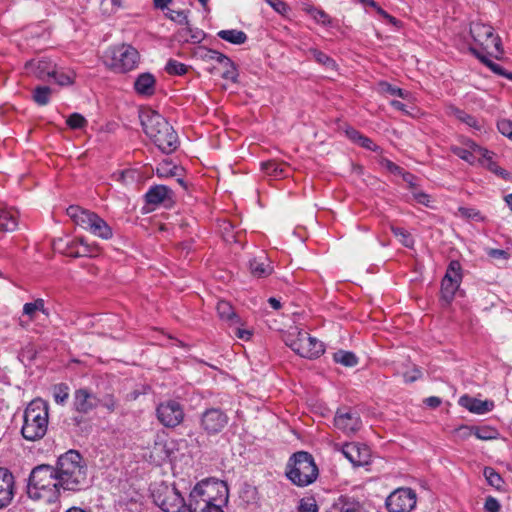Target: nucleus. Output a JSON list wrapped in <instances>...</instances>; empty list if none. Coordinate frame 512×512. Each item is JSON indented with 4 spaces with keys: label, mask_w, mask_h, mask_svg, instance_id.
Returning a JSON list of instances; mask_svg holds the SVG:
<instances>
[{
    "label": "nucleus",
    "mask_w": 512,
    "mask_h": 512,
    "mask_svg": "<svg viewBox=\"0 0 512 512\" xmlns=\"http://www.w3.org/2000/svg\"><path fill=\"white\" fill-rule=\"evenodd\" d=\"M145 134L164 153H172L179 145L178 135L169 122L158 112L147 110L140 114Z\"/></svg>",
    "instance_id": "obj_1"
},
{
    "label": "nucleus",
    "mask_w": 512,
    "mask_h": 512,
    "mask_svg": "<svg viewBox=\"0 0 512 512\" xmlns=\"http://www.w3.org/2000/svg\"><path fill=\"white\" fill-rule=\"evenodd\" d=\"M55 470L63 490L80 491L88 484L87 466L76 450H69L61 455Z\"/></svg>",
    "instance_id": "obj_2"
},
{
    "label": "nucleus",
    "mask_w": 512,
    "mask_h": 512,
    "mask_svg": "<svg viewBox=\"0 0 512 512\" xmlns=\"http://www.w3.org/2000/svg\"><path fill=\"white\" fill-rule=\"evenodd\" d=\"M59 479L54 467L40 465L35 467L29 476L27 494L33 500H42L45 503H54L60 495Z\"/></svg>",
    "instance_id": "obj_3"
},
{
    "label": "nucleus",
    "mask_w": 512,
    "mask_h": 512,
    "mask_svg": "<svg viewBox=\"0 0 512 512\" xmlns=\"http://www.w3.org/2000/svg\"><path fill=\"white\" fill-rule=\"evenodd\" d=\"M48 403L40 398L32 400L23 415L22 436L28 441L42 439L48 429Z\"/></svg>",
    "instance_id": "obj_4"
},
{
    "label": "nucleus",
    "mask_w": 512,
    "mask_h": 512,
    "mask_svg": "<svg viewBox=\"0 0 512 512\" xmlns=\"http://www.w3.org/2000/svg\"><path fill=\"white\" fill-rule=\"evenodd\" d=\"M220 488L226 492L223 483L201 481L191 491V507L193 512H223L222 504L226 496L218 495Z\"/></svg>",
    "instance_id": "obj_5"
},
{
    "label": "nucleus",
    "mask_w": 512,
    "mask_h": 512,
    "mask_svg": "<svg viewBox=\"0 0 512 512\" xmlns=\"http://www.w3.org/2000/svg\"><path fill=\"white\" fill-rule=\"evenodd\" d=\"M285 475L294 485L306 487L316 481L319 470L310 453L298 451L288 459Z\"/></svg>",
    "instance_id": "obj_6"
},
{
    "label": "nucleus",
    "mask_w": 512,
    "mask_h": 512,
    "mask_svg": "<svg viewBox=\"0 0 512 512\" xmlns=\"http://www.w3.org/2000/svg\"><path fill=\"white\" fill-rule=\"evenodd\" d=\"M470 34L473 38V45L470 51L479 58V54L500 58L503 54L501 39L494 33L490 25L473 22L470 26Z\"/></svg>",
    "instance_id": "obj_7"
},
{
    "label": "nucleus",
    "mask_w": 512,
    "mask_h": 512,
    "mask_svg": "<svg viewBox=\"0 0 512 512\" xmlns=\"http://www.w3.org/2000/svg\"><path fill=\"white\" fill-rule=\"evenodd\" d=\"M67 215L76 225L89 231L96 237L104 240H108L113 237L112 228L108 223L92 211L83 209L77 205H71L67 208Z\"/></svg>",
    "instance_id": "obj_8"
},
{
    "label": "nucleus",
    "mask_w": 512,
    "mask_h": 512,
    "mask_svg": "<svg viewBox=\"0 0 512 512\" xmlns=\"http://www.w3.org/2000/svg\"><path fill=\"white\" fill-rule=\"evenodd\" d=\"M285 343L299 356L308 359H316L325 351L324 344L321 341L298 328L288 333Z\"/></svg>",
    "instance_id": "obj_9"
},
{
    "label": "nucleus",
    "mask_w": 512,
    "mask_h": 512,
    "mask_svg": "<svg viewBox=\"0 0 512 512\" xmlns=\"http://www.w3.org/2000/svg\"><path fill=\"white\" fill-rule=\"evenodd\" d=\"M106 59L111 69L125 73L137 67L139 52L129 44H121L111 47L106 53Z\"/></svg>",
    "instance_id": "obj_10"
},
{
    "label": "nucleus",
    "mask_w": 512,
    "mask_h": 512,
    "mask_svg": "<svg viewBox=\"0 0 512 512\" xmlns=\"http://www.w3.org/2000/svg\"><path fill=\"white\" fill-rule=\"evenodd\" d=\"M151 495L154 503L164 512H178L186 505L184 498L175 486L163 482L152 487Z\"/></svg>",
    "instance_id": "obj_11"
},
{
    "label": "nucleus",
    "mask_w": 512,
    "mask_h": 512,
    "mask_svg": "<svg viewBox=\"0 0 512 512\" xmlns=\"http://www.w3.org/2000/svg\"><path fill=\"white\" fill-rule=\"evenodd\" d=\"M462 282V267L459 261L452 260L441 282V298L450 304Z\"/></svg>",
    "instance_id": "obj_12"
},
{
    "label": "nucleus",
    "mask_w": 512,
    "mask_h": 512,
    "mask_svg": "<svg viewBox=\"0 0 512 512\" xmlns=\"http://www.w3.org/2000/svg\"><path fill=\"white\" fill-rule=\"evenodd\" d=\"M417 502V495L411 488H398L386 499L389 512H411Z\"/></svg>",
    "instance_id": "obj_13"
},
{
    "label": "nucleus",
    "mask_w": 512,
    "mask_h": 512,
    "mask_svg": "<svg viewBox=\"0 0 512 512\" xmlns=\"http://www.w3.org/2000/svg\"><path fill=\"white\" fill-rule=\"evenodd\" d=\"M156 415L163 426L174 428L183 421L184 410L178 401L167 400L158 405Z\"/></svg>",
    "instance_id": "obj_14"
},
{
    "label": "nucleus",
    "mask_w": 512,
    "mask_h": 512,
    "mask_svg": "<svg viewBox=\"0 0 512 512\" xmlns=\"http://www.w3.org/2000/svg\"><path fill=\"white\" fill-rule=\"evenodd\" d=\"M228 422V415L219 408H209L205 410L200 418V426L209 436L222 432Z\"/></svg>",
    "instance_id": "obj_15"
},
{
    "label": "nucleus",
    "mask_w": 512,
    "mask_h": 512,
    "mask_svg": "<svg viewBox=\"0 0 512 512\" xmlns=\"http://www.w3.org/2000/svg\"><path fill=\"white\" fill-rule=\"evenodd\" d=\"M99 406V398L87 388L74 391L72 409L80 415H87Z\"/></svg>",
    "instance_id": "obj_16"
},
{
    "label": "nucleus",
    "mask_w": 512,
    "mask_h": 512,
    "mask_svg": "<svg viewBox=\"0 0 512 512\" xmlns=\"http://www.w3.org/2000/svg\"><path fill=\"white\" fill-rule=\"evenodd\" d=\"M54 249L69 257H86L91 253L90 246L84 241L83 238L64 240L59 239L53 244Z\"/></svg>",
    "instance_id": "obj_17"
},
{
    "label": "nucleus",
    "mask_w": 512,
    "mask_h": 512,
    "mask_svg": "<svg viewBox=\"0 0 512 512\" xmlns=\"http://www.w3.org/2000/svg\"><path fill=\"white\" fill-rule=\"evenodd\" d=\"M342 454L351 462L355 467L366 466L371 461L370 448L361 443H346L342 447Z\"/></svg>",
    "instance_id": "obj_18"
},
{
    "label": "nucleus",
    "mask_w": 512,
    "mask_h": 512,
    "mask_svg": "<svg viewBox=\"0 0 512 512\" xmlns=\"http://www.w3.org/2000/svg\"><path fill=\"white\" fill-rule=\"evenodd\" d=\"M334 425L344 433L350 434L361 428L362 421L356 411L338 409L334 418Z\"/></svg>",
    "instance_id": "obj_19"
},
{
    "label": "nucleus",
    "mask_w": 512,
    "mask_h": 512,
    "mask_svg": "<svg viewBox=\"0 0 512 512\" xmlns=\"http://www.w3.org/2000/svg\"><path fill=\"white\" fill-rule=\"evenodd\" d=\"M467 148L459 147V146H451V152L461 158L462 160L468 162L469 164H474L477 160V155L480 158L488 159L491 158V152L478 144H476L472 140H468L466 142Z\"/></svg>",
    "instance_id": "obj_20"
},
{
    "label": "nucleus",
    "mask_w": 512,
    "mask_h": 512,
    "mask_svg": "<svg viewBox=\"0 0 512 512\" xmlns=\"http://www.w3.org/2000/svg\"><path fill=\"white\" fill-rule=\"evenodd\" d=\"M15 481L13 474L0 467V509L7 507L14 498Z\"/></svg>",
    "instance_id": "obj_21"
},
{
    "label": "nucleus",
    "mask_w": 512,
    "mask_h": 512,
    "mask_svg": "<svg viewBox=\"0 0 512 512\" xmlns=\"http://www.w3.org/2000/svg\"><path fill=\"white\" fill-rule=\"evenodd\" d=\"M459 405L467 409L469 412L483 415L492 411L495 407L492 400H480L469 395H463L459 398Z\"/></svg>",
    "instance_id": "obj_22"
},
{
    "label": "nucleus",
    "mask_w": 512,
    "mask_h": 512,
    "mask_svg": "<svg viewBox=\"0 0 512 512\" xmlns=\"http://www.w3.org/2000/svg\"><path fill=\"white\" fill-rule=\"evenodd\" d=\"M25 68L27 72L33 73L42 80L46 77H51V74L55 72V64L47 59L29 61L26 63Z\"/></svg>",
    "instance_id": "obj_23"
},
{
    "label": "nucleus",
    "mask_w": 512,
    "mask_h": 512,
    "mask_svg": "<svg viewBox=\"0 0 512 512\" xmlns=\"http://www.w3.org/2000/svg\"><path fill=\"white\" fill-rule=\"evenodd\" d=\"M331 512H368L358 500L342 495L332 505Z\"/></svg>",
    "instance_id": "obj_24"
},
{
    "label": "nucleus",
    "mask_w": 512,
    "mask_h": 512,
    "mask_svg": "<svg viewBox=\"0 0 512 512\" xmlns=\"http://www.w3.org/2000/svg\"><path fill=\"white\" fill-rule=\"evenodd\" d=\"M446 113L448 116H452V117L456 118L458 121L466 124L468 127L472 128L474 130H477V131L482 130L483 126L476 117H474L473 115L465 112L464 110H462L454 105L448 106L446 109Z\"/></svg>",
    "instance_id": "obj_25"
},
{
    "label": "nucleus",
    "mask_w": 512,
    "mask_h": 512,
    "mask_svg": "<svg viewBox=\"0 0 512 512\" xmlns=\"http://www.w3.org/2000/svg\"><path fill=\"white\" fill-rule=\"evenodd\" d=\"M184 25L175 35L178 42L198 44L205 38V33L201 29L192 28L188 23Z\"/></svg>",
    "instance_id": "obj_26"
},
{
    "label": "nucleus",
    "mask_w": 512,
    "mask_h": 512,
    "mask_svg": "<svg viewBox=\"0 0 512 512\" xmlns=\"http://www.w3.org/2000/svg\"><path fill=\"white\" fill-rule=\"evenodd\" d=\"M218 316L229 326H237L240 324V318L236 314L233 306L225 300H219L216 306Z\"/></svg>",
    "instance_id": "obj_27"
},
{
    "label": "nucleus",
    "mask_w": 512,
    "mask_h": 512,
    "mask_svg": "<svg viewBox=\"0 0 512 512\" xmlns=\"http://www.w3.org/2000/svg\"><path fill=\"white\" fill-rule=\"evenodd\" d=\"M155 77L150 73L140 74L134 83L136 92L140 95L151 96L155 92Z\"/></svg>",
    "instance_id": "obj_28"
},
{
    "label": "nucleus",
    "mask_w": 512,
    "mask_h": 512,
    "mask_svg": "<svg viewBox=\"0 0 512 512\" xmlns=\"http://www.w3.org/2000/svg\"><path fill=\"white\" fill-rule=\"evenodd\" d=\"M172 191L165 185H155L145 194L148 204L159 205L171 198Z\"/></svg>",
    "instance_id": "obj_29"
},
{
    "label": "nucleus",
    "mask_w": 512,
    "mask_h": 512,
    "mask_svg": "<svg viewBox=\"0 0 512 512\" xmlns=\"http://www.w3.org/2000/svg\"><path fill=\"white\" fill-rule=\"evenodd\" d=\"M250 272L254 277L265 278L272 273V267L264 256L253 258L249 261Z\"/></svg>",
    "instance_id": "obj_30"
},
{
    "label": "nucleus",
    "mask_w": 512,
    "mask_h": 512,
    "mask_svg": "<svg viewBox=\"0 0 512 512\" xmlns=\"http://www.w3.org/2000/svg\"><path fill=\"white\" fill-rule=\"evenodd\" d=\"M261 170L270 177L275 179L284 178L288 176V166L284 163H279L276 160H269L261 163Z\"/></svg>",
    "instance_id": "obj_31"
},
{
    "label": "nucleus",
    "mask_w": 512,
    "mask_h": 512,
    "mask_svg": "<svg viewBox=\"0 0 512 512\" xmlns=\"http://www.w3.org/2000/svg\"><path fill=\"white\" fill-rule=\"evenodd\" d=\"M18 226L17 211L0 209V231L12 232Z\"/></svg>",
    "instance_id": "obj_32"
},
{
    "label": "nucleus",
    "mask_w": 512,
    "mask_h": 512,
    "mask_svg": "<svg viewBox=\"0 0 512 512\" xmlns=\"http://www.w3.org/2000/svg\"><path fill=\"white\" fill-rule=\"evenodd\" d=\"M195 55L201 59L204 62H217L219 64L221 63H228V56L225 54L218 52L216 50L208 49L206 47H199L196 51Z\"/></svg>",
    "instance_id": "obj_33"
},
{
    "label": "nucleus",
    "mask_w": 512,
    "mask_h": 512,
    "mask_svg": "<svg viewBox=\"0 0 512 512\" xmlns=\"http://www.w3.org/2000/svg\"><path fill=\"white\" fill-rule=\"evenodd\" d=\"M217 36L234 45L244 44L248 39L245 32L236 29L221 30L217 33Z\"/></svg>",
    "instance_id": "obj_34"
},
{
    "label": "nucleus",
    "mask_w": 512,
    "mask_h": 512,
    "mask_svg": "<svg viewBox=\"0 0 512 512\" xmlns=\"http://www.w3.org/2000/svg\"><path fill=\"white\" fill-rule=\"evenodd\" d=\"M36 312H42L47 316L49 315L45 307V301L42 298H38L34 302L25 303L23 306V314L28 317L29 321L35 320Z\"/></svg>",
    "instance_id": "obj_35"
},
{
    "label": "nucleus",
    "mask_w": 512,
    "mask_h": 512,
    "mask_svg": "<svg viewBox=\"0 0 512 512\" xmlns=\"http://www.w3.org/2000/svg\"><path fill=\"white\" fill-rule=\"evenodd\" d=\"M333 360L345 367H354L358 364L357 356L350 351L339 350L333 354Z\"/></svg>",
    "instance_id": "obj_36"
},
{
    "label": "nucleus",
    "mask_w": 512,
    "mask_h": 512,
    "mask_svg": "<svg viewBox=\"0 0 512 512\" xmlns=\"http://www.w3.org/2000/svg\"><path fill=\"white\" fill-rule=\"evenodd\" d=\"M308 53L314 58V60L329 70H335L337 67L336 62L329 57L327 54L316 48L308 49Z\"/></svg>",
    "instance_id": "obj_37"
},
{
    "label": "nucleus",
    "mask_w": 512,
    "mask_h": 512,
    "mask_svg": "<svg viewBox=\"0 0 512 512\" xmlns=\"http://www.w3.org/2000/svg\"><path fill=\"white\" fill-rule=\"evenodd\" d=\"M488 57H490L489 55H482L481 53L479 54V60L485 64L487 67H489L495 74L497 75H500V76H503L509 80L512 81V72H507L502 66H500L499 64L491 61Z\"/></svg>",
    "instance_id": "obj_38"
},
{
    "label": "nucleus",
    "mask_w": 512,
    "mask_h": 512,
    "mask_svg": "<svg viewBox=\"0 0 512 512\" xmlns=\"http://www.w3.org/2000/svg\"><path fill=\"white\" fill-rule=\"evenodd\" d=\"M483 475L487 480L488 484L494 487L497 490H500L503 486V479L499 473L495 471L492 467H485L483 471Z\"/></svg>",
    "instance_id": "obj_39"
},
{
    "label": "nucleus",
    "mask_w": 512,
    "mask_h": 512,
    "mask_svg": "<svg viewBox=\"0 0 512 512\" xmlns=\"http://www.w3.org/2000/svg\"><path fill=\"white\" fill-rule=\"evenodd\" d=\"M391 231L394 234V236L398 238V240L403 246L407 248H412L414 246L413 237L404 228L391 226Z\"/></svg>",
    "instance_id": "obj_40"
},
{
    "label": "nucleus",
    "mask_w": 512,
    "mask_h": 512,
    "mask_svg": "<svg viewBox=\"0 0 512 512\" xmlns=\"http://www.w3.org/2000/svg\"><path fill=\"white\" fill-rule=\"evenodd\" d=\"M51 89L48 86H37L33 92V100L40 106H45L50 101Z\"/></svg>",
    "instance_id": "obj_41"
},
{
    "label": "nucleus",
    "mask_w": 512,
    "mask_h": 512,
    "mask_svg": "<svg viewBox=\"0 0 512 512\" xmlns=\"http://www.w3.org/2000/svg\"><path fill=\"white\" fill-rule=\"evenodd\" d=\"M53 397L57 404L64 405L69 398V387L65 383L53 387Z\"/></svg>",
    "instance_id": "obj_42"
},
{
    "label": "nucleus",
    "mask_w": 512,
    "mask_h": 512,
    "mask_svg": "<svg viewBox=\"0 0 512 512\" xmlns=\"http://www.w3.org/2000/svg\"><path fill=\"white\" fill-rule=\"evenodd\" d=\"M470 432L474 434L480 440H491L497 436V430L485 426V427H474L470 429Z\"/></svg>",
    "instance_id": "obj_43"
},
{
    "label": "nucleus",
    "mask_w": 512,
    "mask_h": 512,
    "mask_svg": "<svg viewBox=\"0 0 512 512\" xmlns=\"http://www.w3.org/2000/svg\"><path fill=\"white\" fill-rule=\"evenodd\" d=\"M379 89L382 93L390 94L392 96H398L403 99H406L409 96V92L401 88L395 87L388 82H380Z\"/></svg>",
    "instance_id": "obj_44"
},
{
    "label": "nucleus",
    "mask_w": 512,
    "mask_h": 512,
    "mask_svg": "<svg viewBox=\"0 0 512 512\" xmlns=\"http://www.w3.org/2000/svg\"><path fill=\"white\" fill-rule=\"evenodd\" d=\"M165 70L170 75L181 76L187 72L188 67L184 63H181L177 60L169 59L166 63Z\"/></svg>",
    "instance_id": "obj_45"
},
{
    "label": "nucleus",
    "mask_w": 512,
    "mask_h": 512,
    "mask_svg": "<svg viewBox=\"0 0 512 512\" xmlns=\"http://www.w3.org/2000/svg\"><path fill=\"white\" fill-rule=\"evenodd\" d=\"M66 124L73 130L83 129L87 126L88 122L85 117L80 113H72L66 120Z\"/></svg>",
    "instance_id": "obj_46"
},
{
    "label": "nucleus",
    "mask_w": 512,
    "mask_h": 512,
    "mask_svg": "<svg viewBox=\"0 0 512 512\" xmlns=\"http://www.w3.org/2000/svg\"><path fill=\"white\" fill-rule=\"evenodd\" d=\"M227 62L228 63H221V65L224 68V71L221 76H222V78H224L226 80H231L232 82H237L238 73H237L236 66H235L234 62L229 57H228Z\"/></svg>",
    "instance_id": "obj_47"
},
{
    "label": "nucleus",
    "mask_w": 512,
    "mask_h": 512,
    "mask_svg": "<svg viewBox=\"0 0 512 512\" xmlns=\"http://www.w3.org/2000/svg\"><path fill=\"white\" fill-rule=\"evenodd\" d=\"M298 512H318V505L313 497L302 498L298 505Z\"/></svg>",
    "instance_id": "obj_48"
},
{
    "label": "nucleus",
    "mask_w": 512,
    "mask_h": 512,
    "mask_svg": "<svg viewBox=\"0 0 512 512\" xmlns=\"http://www.w3.org/2000/svg\"><path fill=\"white\" fill-rule=\"evenodd\" d=\"M51 77L54 79V81L61 85H70L73 83L74 76L72 73H66L64 71H59L55 68V72L51 74Z\"/></svg>",
    "instance_id": "obj_49"
},
{
    "label": "nucleus",
    "mask_w": 512,
    "mask_h": 512,
    "mask_svg": "<svg viewBox=\"0 0 512 512\" xmlns=\"http://www.w3.org/2000/svg\"><path fill=\"white\" fill-rule=\"evenodd\" d=\"M307 12L313 17V19L319 23V24H322V25H328L330 24V17L329 15L321 10V9H317V8H309L307 10Z\"/></svg>",
    "instance_id": "obj_50"
},
{
    "label": "nucleus",
    "mask_w": 512,
    "mask_h": 512,
    "mask_svg": "<svg viewBox=\"0 0 512 512\" xmlns=\"http://www.w3.org/2000/svg\"><path fill=\"white\" fill-rule=\"evenodd\" d=\"M459 214L466 218V219H472L476 221H482L484 218L482 217L480 211L469 208V207H459L458 209Z\"/></svg>",
    "instance_id": "obj_51"
},
{
    "label": "nucleus",
    "mask_w": 512,
    "mask_h": 512,
    "mask_svg": "<svg viewBox=\"0 0 512 512\" xmlns=\"http://www.w3.org/2000/svg\"><path fill=\"white\" fill-rule=\"evenodd\" d=\"M165 15L167 18L178 24H187V14L184 10L169 9Z\"/></svg>",
    "instance_id": "obj_52"
},
{
    "label": "nucleus",
    "mask_w": 512,
    "mask_h": 512,
    "mask_svg": "<svg viewBox=\"0 0 512 512\" xmlns=\"http://www.w3.org/2000/svg\"><path fill=\"white\" fill-rule=\"evenodd\" d=\"M99 405L104 407L108 412L112 413L116 410L118 403L113 395L108 394L105 395L102 399H99Z\"/></svg>",
    "instance_id": "obj_53"
},
{
    "label": "nucleus",
    "mask_w": 512,
    "mask_h": 512,
    "mask_svg": "<svg viewBox=\"0 0 512 512\" xmlns=\"http://www.w3.org/2000/svg\"><path fill=\"white\" fill-rule=\"evenodd\" d=\"M497 128L502 135L512 140V120L500 119L497 122Z\"/></svg>",
    "instance_id": "obj_54"
},
{
    "label": "nucleus",
    "mask_w": 512,
    "mask_h": 512,
    "mask_svg": "<svg viewBox=\"0 0 512 512\" xmlns=\"http://www.w3.org/2000/svg\"><path fill=\"white\" fill-rule=\"evenodd\" d=\"M279 14H286L289 11V7L283 0H264Z\"/></svg>",
    "instance_id": "obj_55"
},
{
    "label": "nucleus",
    "mask_w": 512,
    "mask_h": 512,
    "mask_svg": "<svg viewBox=\"0 0 512 512\" xmlns=\"http://www.w3.org/2000/svg\"><path fill=\"white\" fill-rule=\"evenodd\" d=\"M177 168L175 166L173 167H170V164L168 163H165V164H161L157 167V175L159 177H168V176H174L176 173H175V170Z\"/></svg>",
    "instance_id": "obj_56"
},
{
    "label": "nucleus",
    "mask_w": 512,
    "mask_h": 512,
    "mask_svg": "<svg viewBox=\"0 0 512 512\" xmlns=\"http://www.w3.org/2000/svg\"><path fill=\"white\" fill-rule=\"evenodd\" d=\"M484 508L487 512H499L500 504L496 498L489 496L485 501Z\"/></svg>",
    "instance_id": "obj_57"
},
{
    "label": "nucleus",
    "mask_w": 512,
    "mask_h": 512,
    "mask_svg": "<svg viewBox=\"0 0 512 512\" xmlns=\"http://www.w3.org/2000/svg\"><path fill=\"white\" fill-rule=\"evenodd\" d=\"M381 165L383 167H385L389 172H391L395 175H399V174L403 173V168H401L400 166H398L397 164L393 163L392 161H390L388 159H383L381 161Z\"/></svg>",
    "instance_id": "obj_58"
},
{
    "label": "nucleus",
    "mask_w": 512,
    "mask_h": 512,
    "mask_svg": "<svg viewBox=\"0 0 512 512\" xmlns=\"http://www.w3.org/2000/svg\"><path fill=\"white\" fill-rule=\"evenodd\" d=\"M361 147L366 148L371 151H377L379 149V146L376 145L370 138L366 136H362L358 143Z\"/></svg>",
    "instance_id": "obj_59"
},
{
    "label": "nucleus",
    "mask_w": 512,
    "mask_h": 512,
    "mask_svg": "<svg viewBox=\"0 0 512 512\" xmlns=\"http://www.w3.org/2000/svg\"><path fill=\"white\" fill-rule=\"evenodd\" d=\"M422 376V373L419 369L415 368L413 369L412 372H406L403 377H404V381L406 383H411V382H414L416 380H418L420 377Z\"/></svg>",
    "instance_id": "obj_60"
},
{
    "label": "nucleus",
    "mask_w": 512,
    "mask_h": 512,
    "mask_svg": "<svg viewBox=\"0 0 512 512\" xmlns=\"http://www.w3.org/2000/svg\"><path fill=\"white\" fill-rule=\"evenodd\" d=\"M492 158H493V153L491 152L490 160L484 159V158H479V161L483 164H486L490 171H492L494 173H498L499 166L492 160Z\"/></svg>",
    "instance_id": "obj_61"
},
{
    "label": "nucleus",
    "mask_w": 512,
    "mask_h": 512,
    "mask_svg": "<svg viewBox=\"0 0 512 512\" xmlns=\"http://www.w3.org/2000/svg\"><path fill=\"white\" fill-rule=\"evenodd\" d=\"M424 403L430 408H437L441 405L442 400L436 396H430L424 400Z\"/></svg>",
    "instance_id": "obj_62"
},
{
    "label": "nucleus",
    "mask_w": 512,
    "mask_h": 512,
    "mask_svg": "<svg viewBox=\"0 0 512 512\" xmlns=\"http://www.w3.org/2000/svg\"><path fill=\"white\" fill-rule=\"evenodd\" d=\"M235 327H236L235 335L239 339H241V340H249L250 339L251 332L249 330L239 328L238 325Z\"/></svg>",
    "instance_id": "obj_63"
},
{
    "label": "nucleus",
    "mask_w": 512,
    "mask_h": 512,
    "mask_svg": "<svg viewBox=\"0 0 512 512\" xmlns=\"http://www.w3.org/2000/svg\"><path fill=\"white\" fill-rule=\"evenodd\" d=\"M416 201L422 205L429 206L430 203V197L429 195L425 193H417L414 195Z\"/></svg>",
    "instance_id": "obj_64"
}]
</instances>
